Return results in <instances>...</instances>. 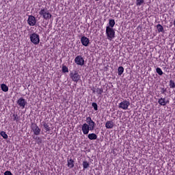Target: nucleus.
Listing matches in <instances>:
<instances>
[{
  "instance_id": "obj_1",
  "label": "nucleus",
  "mask_w": 175,
  "mask_h": 175,
  "mask_svg": "<svg viewBox=\"0 0 175 175\" xmlns=\"http://www.w3.org/2000/svg\"><path fill=\"white\" fill-rule=\"evenodd\" d=\"M39 14L42 18L46 21L50 20V18L53 17V15L51 13H50V10H49L46 8H41L39 12Z\"/></svg>"
},
{
  "instance_id": "obj_22",
  "label": "nucleus",
  "mask_w": 175,
  "mask_h": 175,
  "mask_svg": "<svg viewBox=\"0 0 175 175\" xmlns=\"http://www.w3.org/2000/svg\"><path fill=\"white\" fill-rule=\"evenodd\" d=\"M156 72L159 76H162L163 75V71H162V69L159 67L156 68Z\"/></svg>"
},
{
  "instance_id": "obj_32",
  "label": "nucleus",
  "mask_w": 175,
  "mask_h": 175,
  "mask_svg": "<svg viewBox=\"0 0 175 175\" xmlns=\"http://www.w3.org/2000/svg\"><path fill=\"white\" fill-rule=\"evenodd\" d=\"M174 25L175 27V19L174 20Z\"/></svg>"
},
{
  "instance_id": "obj_15",
  "label": "nucleus",
  "mask_w": 175,
  "mask_h": 175,
  "mask_svg": "<svg viewBox=\"0 0 175 175\" xmlns=\"http://www.w3.org/2000/svg\"><path fill=\"white\" fill-rule=\"evenodd\" d=\"M67 166L69 167V169H73V167H75V161H73L72 159H68Z\"/></svg>"
},
{
  "instance_id": "obj_33",
  "label": "nucleus",
  "mask_w": 175,
  "mask_h": 175,
  "mask_svg": "<svg viewBox=\"0 0 175 175\" xmlns=\"http://www.w3.org/2000/svg\"><path fill=\"white\" fill-rule=\"evenodd\" d=\"M96 1V2H98V1H99V0H95Z\"/></svg>"
},
{
  "instance_id": "obj_26",
  "label": "nucleus",
  "mask_w": 175,
  "mask_h": 175,
  "mask_svg": "<svg viewBox=\"0 0 175 175\" xmlns=\"http://www.w3.org/2000/svg\"><path fill=\"white\" fill-rule=\"evenodd\" d=\"M0 135L2 136V137H3V139H8V134H6L5 131H1Z\"/></svg>"
},
{
  "instance_id": "obj_2",
  "label": "nucleus",
  "mask_w": 175,
  "mask_h": 175,
  "mask_svg": "<svg viewBox=\"0 0 175 175\" xmlns=\"http://www.w3.org/2000/svg\"><path fill=\"white\" fill-rule=\"evenodd\" d=\"M105 33L108 40H113L116 38V31L113 28L106 27Z\"/></svg>"
},
{
  "instance_id": "obj_30",
  "label": "nucleus",
  "mask_w": 175,
  "mask_h": 175,
  "mask_svg": "<svg viewBox=\"0 0 175 175\" xmlns=\"http://www.w3.org/2000/svg\"><path fill=\"white\" fill-rule=\"evenodd\" d=\"M4 175H13L10 171H5Z\"/></svg>"
},
{
  "instance_id": "obj_9",
  "label": "nucleus",
  "mask_w": 175,
  "mask_h": 175,
  "mask_svg": "<svg viewBox=\"0 0 175 175\" xmlns=\"http://www.w3.org/2000/svg\"><path fill=\"white\" fill-rule=\"evenodd\" d=\"M75 62L77 65H80L81 66H83V65H84V59L83 58V57H81V55L77 56L75 59Z\"/></svg>"
},
{
  "instance_id": "obj_12",
  "label": "nucleus",
  "mask_w": 175,
  "mask_h": 175,
  "mask_svg": "<svg viewBox=\"0 0 175 175\" xmlns=\"http://www.w3.org/2000/svg\"><path fill=\"white\" fill-rule=\"evenodd\" d=\"M158 103L161 106H166L169 103V100H167L165 98H161L158 100Z\"/></svg>"
},
{
  "instance_id": "obj_21",
  "label": "nucleus",
  "mask_w": 175,
  "mask_h": 175,
  "mask_svg": "<svg viewBox=\"0 0 175 175\" xmlns=\"http://www.w3.org/2000/svg\"><path fill=\"white\" fill-rule=\"evenodd\" d=\"M158 32H163V26L161 24L157 25Z\"/></svg>"
},
{
  "instance_id": "obj_6",
  "label": "nucleus",
  "mask_w": 175,
  "mask_h": 175,
  "mask_svg": "<svg viewBox=\"0 0 175 175\" xmlns=\"http://www.w3.org/2000/svg\"><path fill=\"white\" fill-rule=\"evenodd\" d=\"M70 77L72 79V81H75V83H77L81 79L80 75L76 71L75 72H71L70 74Z\"/></svg>"
},
{
  "instance_id": "obj_8",
  "label": "nucleus",
  "mask_w": 175,
  "mask_h": 175,
  "mask_svg": "<svg viewBox=\"0 0 175 175\" xmlns=\"http://www.w3.org/2000/svg\"><path fill=\"white\" fill-rule=\"evenodd\" d=\"M17 105L21 107L22 109H25V105H27V101L23 98H20L17 100Z\"/></svg>"
},
{
  "instance_id": "obj_14",
  "label": "nucleus",
  "mask_w": 175,
  "mask_h": 175,
  "mask_svg": "<svg viewBox=\"0 0 175 175\" xmlns=\"http://www.w3.org/2000/svg\"><path fill=\"white\" fill-rule=\"evenodd\" d=\"M113 126H114V123L111 120H108L105 123V128H107V129H113Z\"/></svg>"
},
{
  "instance_id": "obj_4",
  "label": "nucleus",
  "mask_w": 175,
  "mask_h": 175,
  "mask_svg": "<svg viewBox=\"0 0 175 175\" xmlns=\"http://www.w3.org/2000/svg\"><path fill=\"white\" fill-rule=\"evenodd\" d=\"M30 40L31 43L34 44H39L40 42V39L39 38V35L36 33H33L30 35Z\"/></svg>"
},
{
  "instance_id": "obj_5",
  "label": "nucleus",
  "mask_w": 175,
  "mask_h": 175,
  "mask_svg": "<svg viewBox=\"0 0 175 175\" xmlns=\"http://www.w3.org/2000/svg\"><path fill=\"white\" fill-rule=\"evenodd\" d=\"M129 106H131V103L125 100L119 103L118 107L119 109H122V110H128Z\"/></svg>"
},
{
  "instance_id": "obj_23",
  "label": "nucleus",
  "mask_w": 175,
  "mask_h": 175,
  "mask_svg": "<svg viewBox=\"0 0 175 175\" xmlns=\"http://www.w3.org/2000/svg\"><path fill=\"white\" fill-rule=\"evenodd\" d=\"M135 3L137 6H142L144 4V0H136Z\"/></svg>"
},
{
  "instance_id": "obj_31",
  "label": "nucleus",
  "mask_w": 175,
  "mask_h": 175,
  "mask_svg": "<svg viewBox=\"0 0 175 175\" xmlns=\"http://www.w3.org/2000/svg\"><path fill=\"white\" fill-rule=\"evenodd\" d=\"M162 94H165V92H166V89L165 88H162Z\"/></svg>"
},
{
  "instance_id": "obj_10",
  "label": "nucleus",
  "mask_w": 175,
  "mask_h": 175,
  "mask_svg": "<svg viewBox=\"0 0 175 175\" xmlns=\"http://www.w3.org/2000/svg\"><path fill=\"white\" fill-rule=\"evenodd\" d=\"M31 130L36 136H39V135H40L41 129L38 126V125L33 124L31 126Z\"/></svg>"
},
{
  "instance_id": "obj_3",
  "label": "nucleus",
  "mask_w": 175,
  "mask_h": 175,
  "mask_svg": "<svg viewBox=\"0 0 175 175\" xmlns=\"http://www.w3.org/2000/svg\"><path fill=\"white\" fill-rule=\"evenodd\" d=\"M94 129H95V127H93L92 126H90V124L87 123H84L81 126V131L83 135H88V133H90V131H94Z\"/></svg>"
},
{
  "instance_id": "obj_28",
  "label": "nucleus",
  "mask_w": 175,
  "mask_h": 175,
  "mask_svg": "<svg viewBox=\"0 0 175 175\" xmlns=\"http://www.w3.org/2000/svg\"><path fill=\"white\" fill-rule=\"evenodd\" d=\"M62 72H64V73H66V72H69V70L68 69V67H66V66H64L62 67Z\"/></svg>"
},
{
  "instance_id": "obj_7",
  "label": "nucleus",
  "mask_w": 175,
  "mask_h": 175,
  "mask_svg": "<svg viewBox=\"0 0 175 175\" xmlns=\"http://www.w3.org/2000/svg\"><path fill=\"white\" fill-rule=\"evenodd\" d=\"M27 23L29 25H30V27H33L36 25V18L32 15L29 16Z\"/></svg>"
},
{
  "instance_id": "obj_13",
  "label": "nucleus",
  "mask_w": 175,
  "mask_h": 175,
  "mask_svg": "<svg viewBox=\"0 0 175 175\" xmlns=\"http://www.w3.org/2000/svg\"><path fill=\"white\" fill-rule=\"evenodd\" d=\"M86 122H87L86 124H88V125H90V126H93L94 128H95V122H94V120H92L91 117L86 118Z\"/></svg>"
},
{
  "instance_id": "obj_18",
  "label": "nucleus",
  "mask_w": 175,
  "mask_h": 175,
  "mask_svg": "<svg viewBox=\"0 0 175 175\" xmlns=\"http://www.w3.org/2000/svg\"><path fill=\"white\" fill-rule=\"evenodd\" d=\"M1 88L3 92H8V91H9V88L5 83H2L1 85Z\"/></svg>"
},
{
  "instance_id": "obj_27",
  "label": "nucleus",
  "mask_w": 175,
  "mask_h": 175,
  "mask_svg": "<svg viewBox=\"0 0 175 175\" xmlns=\"http://www.w3.org/2000/svg\"><path fill=\"white\" fill-rule=\"evenodd\" d=\"M170 88H175L174 81H173V80L170 81Z\"/></svg>"
},
{
  "instance_id": "obj_11",
  "label": "nucleus",
  "mask_w": 175,
  "mask_h": 175,
  "mask_svg": "<svg viewBox=\"0 0 175 175\" xmlns=\"http://www.w3.org/2000/svg\"><path fill=\"white\" fill-rule=\"evenodd\" d=\"M81 42L83 46H85V47H88V45L90 44V39L88 38L82 36L81 38Z\"/></svg>"
},
{
  "instance_id": "obj_29",
  "label": "nucleus",
  "mask_w": 175,
  "mask_h": 175,
  "mask_svg": "<svg viewBox=\"0 0 175 175\" xmlns=\"http://www.w3.org/2000/svg\"><path fill=\"white\" fill-rule=\"evenodd\" d=\"M92 107H94V110H98V104H96V103H92Z\"/></svg>"
},
{
  "instance_id": "obj_24",
  "label": "nucleus",
  "mask_w": 175,
  "mask_h": 175,
  "mask_svg": "<svg viewBox=\"0 0 175 175\" xmlns=\"http://www.w3.org/2000/svg\"><path fill=\"white\" fill-rule=\"evenodd\" d=\"M96 94H98V95H102V94H103V88H96Z\"/></svg>"
},
{
  "instance_id": "obj_17",
  "label": "nucleus",
  "mask_w": 175,
  "mask_h": 175,
  "mask_svg": "<svg viewBox=\"0 0 175 175\" xmlns=\"http://www.w3.org/2000/svg\"><path fill=\"white\" fill-rule=\"evenodd\" d=\"M114 25H116V21L114 19H109V26H107V27L114 28Z\"/></svg>"
},
{
  "instance_id": "obj_19",
  "label": "nucleus",
  "mask_w": 175,
  "mask_h": 175,
  "mask_svg": "<svg viewBox=\"0 0 175 175\" xmlns=\"http://www.w3.org/2000/svg\"><path fill=\"white\" fill-rule=\"evenodd\" d=\"M83 169H88L90 167V163L87 161H83Z\"/></svg>"
},
{
  "instance_id": "obj_20",
  "label": "nucleus",
  "mask_w": 175,
  "mask_h": 175,
  "mask_svg": "<svg viewBox=\"0 0 175 175\" xmlns=\"http://www.w3.org/2000/svg\"><path fill=\"white\" fill-rule=\"evenodd\" d=\"M118 76H121L124 73V67L120 66L118 68Z\"/></svg>"
},
{
  "instance_id": "obj_16",
  "label": "nucleus",
  "mask_w": 175,
  "mask_h": 175,
  "mask_svg": "<svg viewBox=\"0 0 175 175\" xmlns=\"http://www.w3.org/2000/svg\"><path fill=\"white\" fill-rule=\"evenodd\" d=\"M88 137L89 140H96L98 139V135H96V134L92 133L88 134Z\"/></svg>"
},
{
  "instance_id": "obj_25",
  "label": "nucleus",
  "mask_w": 175,
  "mask_h": 175,
  "mask_svg": "<svg viewBox=\"0 0 175 175\" xmlns=\"http://www.w3.org/2000/svg\"><path fill=\"white\" fill-rule=\"evenodd\" d=\"M44 128L46 132H50V126L47 123L44 124Z\"/></svg>"
}]
</instances>
